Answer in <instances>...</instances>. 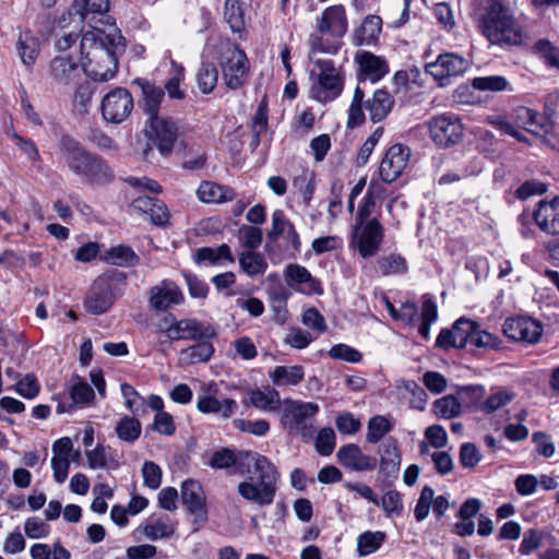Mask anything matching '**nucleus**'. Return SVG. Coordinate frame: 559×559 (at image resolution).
<instances>
[{
    "mask_svg": "<svg viewBox=\"0 0 559 559\" xmlns=\"http://www.w3.org/2000/svg\"><path fill=\"white\" fill-rule=\"evenodd\" d=\"M124 51L126 39L118 27H93L81 38L82 69L93 81H109L116 75L119 56Z\"/></svg>",
    "mask_w": 559,
    "mask_h": 559,
    "instance_id": "nucleus-1",
    "label": "nucleus"
},
{
    "mask_svg": "<svg viewBox=\"0 0 559 559\" xmlns=\"http://www.w3.org/2000/svg\"><path fill=\"white\" fill-rule=\"evenodd\" d=\"M471 15L491 45L506 47L524 43L523 26L503 0H474Z\"/></svg>",
    "mask_w": 559,
    "mask_h": 559,
    "instance_id": "nucleus-2",
    "label": "nucleus"
},
{
    "mask_svg": "<svg viewBox=\"0 0 559 559\" xmlns=\"http://www.w3.org/2000/svg\"><path fill=\"white\" fill-rule=\"evenodd\" d=\"M241 456L250 457L258 477H249L237 486L239 496L246 501L259 507L273 503L278 488L280 473L275 465L257 452H242Z\"/></svg>",
    "mask_w": 559,
    "mask_h": 559,
    "instance_id": "nucleus-3",
    "label": "nucleus"
},
{
    "mask_svg": "<svg viewBox=\"0 0 559 559\" xmlns=\"http://www.w3.org/2000/svg\"><path fill=\"white\" fill-rule=\"evenodd\" d=\"M61 162L75 175L92 182H108L112 171L98 155L88 152L74 138L63 134L59 140Z\"/></svg>",
    "mask_w": 559,
    "mask_h": 559,
    "instance_id": "nucleus-4",
    "label": "nucleus"
},
{
    "mask_svg": "<svg viewBox=\"0 0 559 559\" xmlns=\"http://www.w3.org/2000/svg\"><path fill=\"white\" fill-rule=\"evenodd\" d=\"M347 27L346 11L342 4L326 8L317 19L316 33L310 35L311 52L336 53Z\"/></svg>",
    "mask_w": 559,
    "mask_h": 559,
    "instance_id": "nucleus-5",
    "label": "nucleus"
},
{
    "mask_svg": "<svg viewBox=\"0 0 559 559\" xmlns=\"http://www.w3.org/2000/svg\"><path fill=\"white\" fill-rule=\"evenodd\" d=\"M217 60L228 88L238 90L245 85L250 64L246 52L236 43L222 40L218 45Z\"/></svg>",
    "mask_w": 559,
    "mask_h": 559,
    "instance_id": "nucleus-6",
    "label": "nucleus"
},
{
    "mask_svg": "<svg viewBox=\"0 0 559 559\" xmlns=\"http://www.w3.org/2000/svg\"><path fill=\"white\" fill-rule=\"evenodd\" d=\"M318 412L317 403L285 399L281 406V425L289 435L310 439L314 432L312 419Z\"/></svg>",
    "mask_w": 559,
    "mask_h": 559,
    "instance_id": "nucleus-7",
    "label": "nucleus"
},
{
    "mask_svg": "<svg viewBox=\"0 0 559 559\" xmlns=\"http://www.w3.org/2000/svg\"><path fill=\"white\" fill-rule=\"evenodd\" d=\"M369 214L370 212H358L352 231V243L364 259L379 252L384 237L382 225Z\"/></svg>",
    "mask_w": 559,
    "mask_h": 559,
    "instance_id": "nucleus-8",
    "label": "nucleus"
},
{
    "mask_svg": "<svg viewBox=\"0 0 559 559\" xmlns=\"http://www.w3.org/2000/svg\"><path fill=\"white\" fill-rule=\"evenodd\" d=\"M430 138L439 147L454 146L461 142L464 127L454 115H439L428 122Z\"/></svg>",
    "mask_w": 559,
    "mask_h": 559,
    "instance_id": "nucleus-9",
    "label": "nucleus"
},
{
    "mask_svg": "<svg viewBox=\"0 0 559 559\" xmlns=\"http://www.w3.org/2000/svg\"><path fill=\"white\" fill-rule=\"evenodd\" d=\"M133 107L132 94L127 88L116 87L104 96L100 109L106 121L118 124L131 115Z\"/></svg>",
    "mask_w": 559,
    "mask_h": 559,
    "instance_id": "nucleus-10",
    "label": "nucleus"
},
{
    "mask_svg": "<svg viewBox=\"0 0 559 559\" xmlns=\"http://www.w3.org/2000/svg\"><path fill=\"white\" fill-rule=\"evenodd\" d=\"M316 66L320 69V73L318 76V88H313L314 97L321 103L332 102L343 91V79L331 60L319 59L316 61Z\"/></svg>",
    "mask_w": 559,
    "mask_h": 559,
    "instance_id": "nucleus-11",
    "label": "nucleus"
},
{
    "mask_svg": "<svg viewBox=\"0 0 559 559\" xmlns=\"http://www.w3.org/2000/svg\"><path fill=\"white\" fill-rule=\"evenodd\" d=\"M503 334L514 341L525 344H536L540 341L544 326L531 317L509 318L502 326Z\"/></svg>",
    "mask_w": 559,
    "mask_h": 559,
    "instance_id": "nucleus-12",
    "label": "nucleus"
},
{
    "mask_svg": "<svg viewBox=\"0 0 559 559\" xmlns=\"http://www.w3.org/2000/svg\"><path fill=\"white\" fill-rule=\"evenodd\" d=\"M468 68L467 59L455 52H445L441 53L436 61L427 63L426 72L444 86L450 78L464 74Z\"/></svg>",
    "mask_w": 559,
    "mask_h": 559,
    "instance_id": "nucleus-13",
    "label": "nucleus"
},
{
    "mask_svg": "<svg viewBox=\"0 0 559 559\" xmlns=\"http://www.w3.org/2000/svg\"><path fill=\"white\" fill-rule=\"evenodd\" d=\"M409 158L411 148L408 146L401 143L390 146L379 165L381 180L388 183L397 180L407 167Z\"/></svg>",
    "mask_w": 559,
    "mask_h": 559,
    "instance_id": "nucleus-14",
    "label": "nucleus"
},
{
    "mask_svg": "<svg viewBox=\"0 0 559 559\" xmlns=\"http://www.w3.org/2000/svg\"><path fill=\"white\" fill-rule=\"evenodd\" d=\"M81 78V68L71 53L56 55L48 66V79L58 86H70Z\"/></svg>",
    "mask_w": 559,
    "mask_h": 559,
    "instance_id": "nucleus-15",
    "label": "nucleus"
},
{
    "mask_svg": "<svg viewBox=\"0 0 559 559\" xmlns=\"http://www.w3.org/2000/svg\"><path fill=\"white\" fill-rule=\"evenodd\" d=\"M519 223L525 238L533 236L534 227L550 235L559 234V212H522Z\"/></svg>",
    "mask_w": 559,
    "mask_h": 559,
    "instance_id": "nucleus-16",
    "label": "nucleus"
},
{
    "mask_svg": "<svg viewBox=\"0 0 559 559\" xmlns=\"http://www.w3.org/2000/svg\"><path fill=\"white\" fill-rule=\"evenodd\" d=\"M150 126L152 140L160 155L169 156L178 138V127L171 119L159 116L150 119Z\"/></svg>",
    "mask_w": 559,
    "mask_h": 559,
    "instance_id": "nucleus-17",
    "label": "nucleus"
},
{
    "mask_svg": "<svg viewBox=\"0 0 559 559\" xmlns=\"http://www.w3.org/2000/svg\"><path fill=\"white\" fill-rule=\"evenodd\" d=\"M217 385L210 383L204 390V394L199 396L197 408L203 414H219L224 418L231 417L237 411V403L233 399L218 400L216 397Z\"/></svg>",
    "mask_w": 559,
    "mask_h": 559,
    "instance_id": "nucleus-18",
    "label": "nucleus"
},
{
    "mask_svg": "<svg viewBox=\"0 0 559 559\" xmlns=\"http://www.w3.org/2000/svg\"><path fill=\"white\" fill-rule=\"evenodd\" d=\"M284 277L288 286L298 289L302 294H322L320 281L302 265L297 263L288 264L284 270Z\"/></svg>",
    "mask_w": 559,
    "mask_h": 559,
    "instance_id": "nucleus-19",
    "label": "nucleus"
},
{
    "mask_svg": "<svg viewBox=\"0 0 559 559\" xmlns=\"http://www.w3.org/2000/svg\"><path fill=\"white\" fill-rule=\"evenodd\" d=\"M183 294L171 281L164 280L150 289V306L155 310H167L173 306L182 304Z\"/></svg>",
    "mask_w": 559,
    "mask_h": 559,
    "instance_id": "nucleus-20",
    "label": "nucleus"
},
{
    "mask_svg": "<svg viewBox=\"0 0 559 559\" xmlns=\"http://www.w3.org/2000/svg\"><path fill=\"white\" fill-rule=\"evenodd\" d=\"M338 462L354 472H370L378 465L376 456L364 454L361 449L354 443L343 445L337 451Z\"/></svg>",
    "mask_w": 559,
    "mask_h": 559,
    "instance_id": "nucleus-21",
    "label": "nucleus"
},
{
    "mask_svg": "<svg viewBox=\"0 0 559 559\" xmlns=\"http://www.w3.org/2000/svg\"><path fill=\"white\" fill-rule=\"evenodd\" d=\"M181 500L197 521H206L205 495L199 481L187 479L182 483Z\"/></svg>",
    "mask_w": 559,
    "mask_h": 559,
    "instance_id": "nucleus-22",
    "label": "nucleus"
},
{
    "mask_svg": "<svg viewBox=\"0 0 559 559\" xmlns=\"http://www.w3.org/2000/svg\"><path fill=\"white\" fill-rule=\"evenodd\" d=\"M356 61L359 64L361 76L359 85L367 81L376 83L381 80L388 72L389 66L386 61L369 51H360L356 55Z\"/></svg>",
    "mask_w": 559,
    "mask_h": 559,
    "instance_id": "nucleus-23",
    "label": "nucleus"
},
{
    "mask_svg": "<svg viewBox=\"0 0 559 559\" xmlns=\"http://www.w3.org/2000/svg\"><path fill=\"white\" fill-rule=\"evenodd\" d=\"M216 336V330L197 319L177 320L174 328L173 341L179 340H211Z\"/></svg>",
    "mask_w": 559,
    "mask_h": 559,
    "instance_id": "nucleus-24",
    "label": "nucleus"
},
{
    "mask_svg": "<svg viewBox=\"0 0 559 559\" xmlns=\"http://www.w3.org/2000/svg\"><path fill=\"white\" fill-rule=\"evenodd\" d=\"M68 395L71 400V403L60 401L57 405V413L63 414L72 412L78 407H84L90 405L95 399V392L93 388L87 382L82 380H78L69 388Z\"/></svg>",
    "mask_w": 559,
    "mask_h": 559,
    "instance_id": "nucleus-25",
    "label": "nucleus"
},
{
    "mask_svg": "<svg viewBox=\"0 0 559 559\" xmlns=\"http://www.w3.org/2000/svg\"><path fill=\"white\" fill-rule=\"evenodd\" d=\"M114 304V295L105 282H95L85 298V309L93 314L106 312Z\"/></svg>",
    "mask_w": 559,
    "mask_h": 559,
    "instance_id": "nucleus-26",
    "label": "nucleus"
},
{
    "mask_svg": "<svg viewBox=\"0 0 559 559\" xmlns=\"http://www.w3.org/2000/svg\"><path fill=\"white\" fill-rule=\"evenodd\" d=\"M132 84L138 85L142 91L143 110L148 116V120L158 117L165 91L146 79H134Z\"/></svg>",
    "mask_w": 559,
    "mask_h": 559,
    "instance_id": "nucleus-27",
    "label": "nucleus"
},
{
    "mask_svg": "<svg viewBox=\"0 0 559 559\" xmlns=\"http://www.w3.org/2000/svg\"><path fill=\"white\" fill-rule=\"evenodd\" d=\"M401 466V453L397 441L389 438L380 450L379 469L388 478H396Z\"/></svg>",
    "mask_w": 559,
    "mask_h": 559,
    "instance_id": "nucleus-28",
    "label": "nucleus"
},
{
    "mask_svg": "<svg viewBox=\"0 0 559 559\" xmlns=\"http://www.w3.org/2000/svg\"><path fill=\"white\" fill-rule=\"evenodd\" d=\"M514 117L518 124L532 134L542 136L549 131L550 126L547 118L534 109L519 107L515 109Z\"/></svg>",
    "mask_w": 559,
    "mask_h": 559,
    "instance_id": "nucleus-29",
    "label": "nucleus"
},
{
    "mask_svg": "<svg viewBox=\"0 0 559 559\" xmlns=\"http://www.w3.org/2000/svg\"><path fill=\"white\" fill-rule=\"evenodd\" d=\"M243 404H250L262 412L274 413L281 409L283 401L275 389L267 386L264 390H250L249 402L245 401Z\"/></svg>",
    "mask_w": 559,
    "mask_h": 559,
    "instance_id": "nucleus-30",
    "label": "nucleus"
},
{
    "mask_svg": "<svg viewBox=\"0 0 559 559\" xmlns=\"http://www.w3.org/2000/svg\"><path fill=\"white\" fill-rule=\"evenodd\" d=\"M16 51L22 63L31 68L39 56L38 38L31 31L21 32L16 41Z\"/></svg>",
    "mask_w": 559,
    "mask_h": 559,
    "instance_id": "nucleus-31",
    "label": "nucleus"
},
{
    "mask_svg": "<svg viewBox=\"0 0 559 559\" xmlns=\"http://www.w3.org/2000/svg\"><path fill=\"white\" fill-rule=\"evenodd\" d=\"M382 21L377 15H368L361 25L355 29L353 36V44L355 46H370L373 45L381 32Z\"/></svg>",
    "mask_w": 559,
    "mask_h": 559,
    "instance_id": "nucleus-32",
    "label": "nucleus"
},
{
    "mask_svg": "<svg viewBox=\"0 0 559 559\" xmlns=\"http://www.w3.org/2000/svg\"><path fill=\"white\" fill-rule=\"evenodd\" d=\"M197 195L204 203L219 204L234 200L235 192L229 187L212 181H203L197 190Z\"/></svg>",
    "mask_w": 559,
    "mask_h": 559,
    "instance_id": "nucleus-33",
    "label": "nucleus"
},
{
    "mask_svg": "<svg viewBox=\"0 0 559 559\" xmlns=\"http://www.w3.org/2000/svg\"><path fill=\"white\" fill-rule=\"evenodd\" d=\"M394 105L393 97L385 90H377L371 99L367 100L366 108L369 110L372 122L382 121L391 111Z\"/></svg>",
    "mask_w": 559,
    "mask_h": 559,
    "instance_id": "nucleus-34",
    "label": "nucleus"
},
{
    "mask_svg": "<svg viewBox=\"0 0 559 559\" xmlns=\"http://www.w3.org/2000/svg\"><path fill=\"white\" fill-rule=\"evenodd\" d=\"M269 377L276 386H289L299 384L305 378V369L300 365L276 366Z\"/></svg>",
    "mask_w": 559,
    "mask_h": 559,
    "instance_id": "nucleus-35",
    "label": "nucleus"
},
{
    "mask_svg": "<svg viewBox=\"0 0 559 559\" xmlns=\"http://www.w3.org/2000/svg\"><path fill=\"white\" fill-rule=\"evenodd\" d=\"M199 342L180 352V361L185 365H194L210 360L214 354V347L209 340H198Z\"/></svg>",
    "mask_w": 559,
    "mask_h": 559,
    "instance_id": "nucleus-36",
    "label": "nucleus"
},
{
    "mask_svg": "<svg viewBox=\"0 0 559 559\" xmlns=\"http://www.w3.org/2000/svg\"><path fill=\"white\" fill-rule=\"evenodd\" d=\"M314 173L309 168L300 167L293 178V189L298 193L304 202V206H308L314 192Z\"/></svg>",
    "mask_w": 559,
    "mask_h": 559,
    "instance_id": "nucleus-37",
    "label": "nucleus"
},
{
    "mask_svg": "<svg viewBox=\"0 0 559 559\" xmlns=\"http://www.w3.org/2000/svg\"><path fill=\"white\" fill-rule=\"evenodd\" d=\"M386 539L382 531H366L358 535L356 551L359 557H367L377 552Z\"/></svg>",
    "mask_w": 559,
    "mask_h": 559,
    "instance_id": "nucleus-38",
    "label": "nucleus"
},
{
    "mask_svg": "<svg viewBox=\"0 0 559 559\" xmlns=\"http://www.w3.org/2000/svg\"><path fill=\"white\" fill-rule=\"evenodd\" d=\"M141 530L150 540L169 538L175 534L176 523L168 519H150Z\"/></svg>",
    "mask_w": 559,
    "mask_h": 559,
    "instance_id": "nucleus-39",
    "label": "nucleus"
},
{
    "mask_svg": "<svg viewBox=\"0 0 559 559\" xmlns=\"http://www.w3.org/2000/svg\"><path fill=\"white\" fill-rule=\"evenodd\" d=\"M115 431L121 441L133 443L140 438L142 426L138 418L126 415L117 423Z\"/></svg>",
    "mask_w": 559,
    "mask_h": 559,
    "instance_id": "nucleus-40",
    "label": "nucleus"
},
{
    "mask_svg": "<svg viewBox=\"0 0 559 559\" xmlns=\"http://www.w3.org/2000/svg\"><path fill=\"white\" fill-rule=\"evenodd\" d=\"M106 260L119 266H133L140 262L139 255L130 246L126 245L110 248L106 253Z\"/></svg>",
    "mask_w": 559,
    "mask_h": 559,
    "instance_id": "nucleus-41",
    "label": "nucleus"
},
{
    "mask_svg": "<svg viewBox=\"0 0 559 559\" xmlns=\"http://www.w3.org/2000/svg\"><path fill=\"white\" fill-rule=\"evenodd\" d=\"M224 17L234 33L245 31V13L239 0H225Z\"/></svg>",
    "mask_w": 559,
    "mask_h": 559,
    "instance_id": "nucleus-42",
    "label": "nucleus"
},
{
    "mask_svg": "<svg viewBox=\"0 0 559 559\" xmlns=\"http://www.w3.org/2000/svg\"><path fill=\"white\" fill-rule=\"evenodd\" d=\"M239 264L249 276L263 274L267 269V262L264 257L254 250L242 252L239 255Z\"/></svg>",
    "mask_w": 559,
    "mask_h": 559,
    "instance_id": "nucleus-43",
    "label": "nucleus"
},
{
    "mask_svg": "<svg viewBox=\"0 0 559 559\" xmlns=\"http://www.w3.org/2000/svg\"><path fill=\"white\" fill-rule=\"evenodd\" d=\"M393 429V424L382 415L373 416L367 425L366 439L369 443H378L386 433Z\"/></svg>",
    "mask_w": 559,
    "mask_h": 559,
    "instance_id": "nucleus-44",
    "label": "nucleus"
},
{
    "mask_svg": "<svg viewBox=\"0 0 559 559\" xmlns=\"http://www.w3.org/2000/svg\"><path fill=\"white\" fill-rule=\"evenodd\" d=\"M242 452L236 454L231 449L222 448L212 454L209 465L216 469H225L235 466L238 461L250 460V457L241 456Z\"/></svg>",
    "mask_w": 559,
    "mask_h": 559,
    "instance_id": "nucleus-45",
    "label": "nucleus"
},
{
    "mask_svg": "<svg viewBox=\"0 0 559 559\" xmlns=\"http://www.w3.org/2000/svg\"><path fill=\"white\" fill-rule=\"evenodd\" d=\"M218 81V71L213 63L203 62L198 71L197 82L203 94H210Z\"/></svg>",
    "mask_w": 559,
    "mask_h": 559,
    "instance_id": "nucleus-46",
    "label": "nucleus"
},
{
    "mask_svg": "<svg viewBox=\"0 0 559 559\" xmlns=\"http://www.w3.org/2000/svg\"><path fill=\"white\" fill-rule=\"evenodd\" d=\"M195 261L200 262H210L211 264H215L221 260L234 261L230 249L227 245H221L217 248L203 247L197 250Z\"/></svg>",
    "mask_w": 559,
    "mask_h": 559,
    "instance_id": "nucleus-47",
    "label": "nucleus"
},
{
    "mask_svg": "<svg viewBox=\"0 0 559 559\" xmlns=\"http://www.w3.org/2000/svg\"><path fill=\"white\" fill-rule=\"evenodd\" d=\"M471 346L484 349L500 350L503 348V341L487 331L480 330L476 323L474 334H472Z\"/></svg>",
    "mask_w": 559,
    "mask_h": 559,
    "instance_id": "nucleus-48",
    "label": "nucleus"
},
{
    "mask_svg": "<svg viewBox=\"0 0 559 559\" xmlns=\"http://www.w3.org/2000/svg\"><path fill=\"white\" fill-rule=\"evenodd\" d=\"M365 98L364 90L358 85L355 88L354 97L348 109L347 127L354 129L365 121V114L362 110V103Z\"/></svg>",
    "mask_w": 559,
    "mask_h": 559,
    "instance_id": "nucleus-49",
    "label": "nucleus"
},
{
    "mask_svg": "<svg viewBox=\"0 0 559 559\" xmlns=\"http://www.w3.org/2000/svg\"><path fill=\"white\" fill-rule=\"evenodd\" d=\"M435 414L440 418H453L461 413V403L454 395H445L433 403Z\"/></svg>",
    "mask_w": 559,
    "mask_h": 559,
    "instance_id": "nucleus-50",
    "label": "nucleus"
},
{
    "mask_svg": "<svg viewBox=\"0 0 559 559\" xmlns=\"http://www.w3.org/2000/svg\"><path fill=\"white\" fill-rule=\"evenodd\" d=\"M120 390L128 411H130L134 416L139 415L140 411L143 413L145 412V399L142 397L131 384L122 383Z\"/></svg>",
    "mask_w": 559,
    "mask_h": 559,
    "instance_id": "nucleus-51",
    "label": "nucleus"
},
{
    "mask_svg": "<svg viewBox=\"0 0 559 559\" xmlns=\"http://www.w3.org/2000/svg\"><path fill=\"white\" fill-rule=\"evenodd\" d=\"M472 85L478 91L502 92L511 90L508 80L502 75L478 76L473 80Z\"/></svg>",
    "mask_w": 559,
    "mask_h": 559,
    "instance_id": "nucleus-52",
    "label": "nucleus"
},
{
    "mask_svg": "<svg viewBox=\"0 0 559 559\" xmlns=\"http://www.w3.org/2000/svg\"><path fill=\"white\" fill-rule=\"evenodd\" d=\"M476 322L461 318L452 326L456 340V348H464L469 345L474 334Z\"/></svg>",
    "mask_w": 559,
    "mask_h": 559,
    "instance_id": "nucleus-53",
    "label": "nucleus"
},
{
    "mask_svg": "<svg viewBox=\"0 0 559 559\" xmlns=\"http://www.w3.org/2000/svg\"><path fill=\"white\" fill-rule=\"evenodd\" d=\"M377 263L383 275L402 274L407 270L406 260L400 254H389L379 259Z\"/></svg>",
    "mask_w": 559,
    "mask_h": 559,
    "instance_id": "nucleus-54",
    "label": "nucleus"
},
{
    "mask_svg": "<svg viewBox=\"0 0 559 559\" xmlns=\"http://www.w3.org/2000/svg\"><path fill=\"white\" fill-rule=\"evenodd\" d=\"M534 51L539 55L548 67L559 70V48L555 47L549 40H537L534 45Z\"/></svg>",
    "mask_w": 559,
    "mask_h": 559,
    "instance_id": "nucleus-55",
    "label": "nucleus"
},
{
    "mask_svg": "<svg viewBox=\"0 0 559 559\" xmlns=\"http://www.w3.org/2000/svg\"><path fill=\"white\" fill-rule=\"evenodd\" d=\"M75 11L86 19L88 14H104L109 10V0H74Z\"/></svg>",
    "mask_w": 559,
    "mask_h": 559,
    "instance_id": "nucleus-56",
    "label": "nucleus"
},
{
    "mask_svg": "<svg viewBox=\"0 0 559 559\" xmlns=\"http://www.w3.org/2000/svg\"><path fill=\"white\" fill-rule=\"evenodd\" d=\"M514 399V394L506 389H500L491 393L481 404V411L491 414L503 407Z\"/></svg>",
    "mask_w": 559,
    "mask_h": 559,
    "instance_id": "nucleus-57",
    "label": "nucleus"
},
{
    "mask_svg": "<svg viewBox=\"0 0 559 559\" xmlns=\"http://www.w3.org/2000/svg\"><path fill=\"white\" fill-rule=\"evenodd\" d=\"M236 429L253 436L262 437L270 431V423L266 419L247 420L237 418L233 421Z\"/></svg>",
    "mask_w": 559,
    "mask_h": 559,
    "instance_id": "nucleus-58",
    "label": "nucleus"
},
{
    "mask_svg": "<svg viewBox=\"0 0 559 559\" xmlns=\"http://www.w3.org/2000/svg\"><path fill=\"white\" fill-rule=\"evenodd\" d=\"M173 68L175 70V74L166 82L165 91L168 96L173 99H183L186 94L180 88V82L185 78V68L181 64H178L174 60L171 61Z\"/></svg>",
    "mask_w": 559,
    "mask_h": 559,
    "instance_id": "nucleus-59",
    "label": "nucleus"
},
{
    "mask_svg": "<svg viewBox=\"0 0 559 559\" xmlns=\"http://www.w3.org/2000/svg\"><path fill=\"white\" fill-rule=\"evenodd\" d=\"M329 356L333 359L344 360L350 364L360 362L362 359L361 353L347 344H336L332 346L329 350Z\"/></svg>",
    "mask_w": 559,
    "mask_h": 559,
    "instance_id": "nucleus-60",
    "label": "nucleus"
},
{
    "mask_svg": "<svg viewBox=\"0 0 559 559\" xmlns=\"http://www.w3.org/2000/svg\"><path fill=\"white\" fill-rule=\"evenodd\" d=\"M433 496L435 490L431 487L425 486L421 489L419 498L414 509V515L416 521L421 522L428 516L431 502L433 500Z\"/></svg>",
    "mask_w": 559,
    "mask_h": 559,
    "instance_id": "nucleus-61",
    "label": "nucleus"
},
{
    "mask_svg": "<svg viewBox=\"0 0 559 559\" xmlns=\"http://www.w3.org/2000/svg\"><path fill=\"white\" fill-rule=\"evenodd\" d=\"M335 448V432L332 428H322L316 438V449L324 456L330 455Z\"/></svg>",
    "mask_w": 559,
    "mask_h": 559,
    "instance_id": "nucleus-62",
    "label": "nucleus"
},
{
    "mask_svg": "<svg viewBox=\"0 0 559 559\" xmlns=\"http://www.w3.org/2000/svg\"><path fill=\"white\" fill-rule=\"evenodd\" d=\"M144 485L151 489H157L162 484V468L152 461L144 462L142 466Z\"/></svg>",
    "mask_w": 559,
    "mask_h": 559,
    "instance_id": "nucleus-63",
    "label": "nucleus"
},
{
    "mask_svg": "<svg viewBox=\"0 0 559 559\" xmlns=\"http://www.w3.org/2000/svg\"><path fill=\"white\" fill-rule=\"evenodd\" d=\"M460 464L466 468H474L481 460L477 447L474 443L466 442L460 448Z\"/></svg>",
    "mask_w": 559,
    "mask_h": 559,
    "instance_id": "nucleus-64",
    "label": "nucleus"
}]
</instances>
